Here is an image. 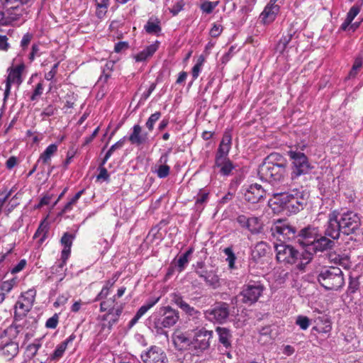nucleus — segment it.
Masks as SVG:
<instances>
[{
    "mask_svg": "<svg viewBox=\"0 0 363 363\" xmlns=\"http://www.w3.org/2000/svg\"><path fill=\"white\" fill-rule=\"evenodd\" d=\"M286 173V160L278 152L269 154L258 169L259 178L262 181L272 184L284 181Z\"/></svg>",
    "mask_w": 363,
    "mask_h": 363,
    "instance_id": "1",
    "label": "nucleus"
},
{
    "mask_svg": "<svg viewBox=\"0 0 363 363\" xmlns=\"http://www.w3.org/2000/svg\"><path fill=\"white\" fill-rule=\"evenodd\" d=\"M274 203L290 213H296L303 208L308 199L307 193L298 188H293L286 192L272 194Z\"/></svg>",
    "mask_w": 363,
    "mask_h": 363,
    "instance_id": "2",
    "label": "nucleus"
},
{
    "mask_svg": "<svg viewBox=\"0 0 363 363\" xmlns=\"http://www.w3.org/2000/svg\"><path fill=\"white\" fill-rule=\"evenodd\" d=\"M30 0H0L3 11H0V25L11 26L22 19L27 11L25 5Z\"/></svg>",
    "mask_w": 363,
    "mask_h": 363,
    "instance_id": "3",
    "label": "nucleus"
},
{
    "mask_svg": "<svg viewBox=\"0 0 363 363\" xmlns=\"http://www.w3.org/2000/svg\"><path fill=\"white\" fill-rule=\"evenodd\" d=\"M125 303L122 302H114V298H108L100 303V311L106 312L99 320L102 321L101 328L111 331L113 325L118 323L121 315L123 313Z\"/></svg>",
    "mask_w": 363,
    "mask_h": 363,
    "instance_id": "4",
    "label": "nucleus"
},
{
    "mask_svg": "<svg viewBox=\"0 0 363 363\" xmlns=\"http://www.w3.org/2000/svg\"><path fill=\"white\" fill-rule=\"evenodd\" d=\"M317 280L328 291H337L345 284L342 271L336 267L321 268L318 272Z\"/></svg>",
    "mask_w": 363,
    "mask_h": 363,
    "instance_id": "5",
    "label": "nucleus"
},
{
    "mask_svg": "<svg viewBox=\"0 0 363 363\" xmlns=\"http://www.w3.org/2000/svg\"><path fill=\"white\" fill-rule=\"evenodd\" d=\"M179 319L178 311L170 306H163L152 316V327L157 334H162L164 328L174 325Z\"/></svg>",
    "mask_w": 363,
    "mask_h": 363,
    "instance_id": "6",
    "label": "nucleus"
},
{
    "mask_svg": "<svg viewBox=\"0 0 363 363\" xmlns=\"http://www.w3.org/2000/svg\"><path fill=\"white\" fill-rule=\"evenodd\" d=\"M191 327V355L199 357L209 347L213 331L202 327L201 318L200 324L193 323Z\"/></svg>",
    "mask_w": 363,
    "mask_h": 363,
    "instance_id": "7",
    "label": "nucleus"
},
{
    "mask_svg": "<svg viewBox=\"0 0 363 363\" xmlns=\"http://www.w3.org/2000/svg\"><path fill=\"white\" fill-rule=\"evenodd\" d=\"M287 155L291 161L290 178L291 182L296 183L301 176L309 174L313 167L309 162L308 157L298 149H290L287 152Z\"/></svg>",
    "mask_w": 363,
    "mask_h": 363,
    "instance_id": "8",
    "label": "nucleus"
},
{
    "mask_svg": "<svg viewBox=\"0 0 363 363\" xmlns=\"http://www.w3.org/2000/svg\"><path fill=\"white\" fill-rule=\"evenodd\" d=\"M274 249L276 252V257L279 262L285 264H295L302 265L303 254L296 250L294 247L290 245H286L284 242L279 244H274Z\"/></svg>",
    "mask_w": 363,
    "mask_h": 363,
    "instance_id": "9",
    "label": "nucleus"
},
{
    "mask_svg": "<svg viewBox=\"0 0 363 363\" xmlns=\"http://www.w3.org/2000/svg\"><path fill=\"white\" fill-rule=\"evenodd\" d=\"M264 290V286L261 281L250 280L243 286L240 296L244 303L252 305L258 301Z\"/></svg>",
    "mask_w": 363,
    "mask_h": 363,
    "instance_id": "10",
    "label": "nucleus"
},
{
    "mask_svg": "<svg viewBox=\"0 0 363 363\" xmlns=\"http://www.w3.org/2000/svg\"><path fill=\"white\" fill-rule=\"evenodd\" d=\"M35 291L30 289L21 294L15 305V320H23V318L30 311L35 301Z\"/></svg>",
    "mask_w": 363,
    "mask_h": 363,
    "instance_id": "11",
    "label": "nucleus"
},
{
    "mask_svg": "<svg viewBox=\"0 0 363 363\" xmlns=\"http://www.w3.org/2000/svg\"><path fill=\"white\" fill-rule=\"evenodd\" d=\"M271 230L274 236L281 241L295 240L296 241L298 232L296 228L286 220H278L272 225Z\"/></svg>",
    "mask_w": 363,
    "mask_h": 363,
    "instance_id": "12",
    "label": "nucleus"
},
{
    "mask_svg": "<svg viewBox=\"0 0 363 363\" xmlns=\"http://www.w3.org/2000/svg\"><path fill=\"white\" fill-rule=\"evenodd\" d=\"M338 219L342 233L345 235L355 233L360 226V218L357 213L353 211H347L343 213H338Z\"/></svg>",
    "mask_w": 363,
    "mask_h": 363,
    "instance_id": "13",
    "label": "nucleus"
},
{
    "mask_svg": "<svg viewBox=\"0 0 363 363\" xmlns=\"http://www.w3.org/2000/svg\"><path fill=\"white\" fill-rule=\"evenodd\" d=\"M205 315L211 322L223 323L229 315L228 304L224 302L218 303L212 308L207 310Z\"/></svg>",
    "mask_w": 363,
    "mask_h": 363,
    "instance_id": "14",
    "label": "nucleus"
},
{
    "mask_svg": "<svg viewBox=\"0 0 363 363\" xmlns=\"http://www.w3.org/2000/svg\"><path fill=\"white\" fill-rule=\"evenodd\" d=\"M143 363H168V358L164 351L160 347L151 346L140 354Z\"/></svg>",
    "mask_w": 363,
    "mask_h": 363,
    "instance_id": "15",
    "label": "nucleus"
},
{
    "mask_svg": "<svg viewBox=\"0 0 363 363\" xmlns=\"http://www.w3.org/2000/svg\"><path fill=\"white\" fill-rule=\"evenodd\" d=\"M236 222L242 228L247 230L252 234H259L263 228L261 220L255 216L239 215L236 218Z\"/></svg>",
    "mask_w": 363,
    "mask_h": 363,
    "instance_id": "16",
    "label": "nucleus"
},
{
    "mask_svg": "<svg viewBox=\"0 0 363 363\" xmlns=\"http://www.w3.org/2000/svg\"><path fill=\"white\" fill-rule=\"evenodd\" d=\"M324 228V234L325 236L330 237L333 240H337L340 238L342 230L338 219V213L333 211L329 213L328 220Z\"/></svg>",
    "mask_w": 363,
    "mask_h": 363,
    "instance_id": "17",
    "label": "nucleus"
},
{
    "mask_svg": "<svg viewBox=\"0 0 363 363\" xmlns=\"http://www.w3.org/2000/svg\"><path fill=\"white\" fill-rule=\"evenodd\" d=\"M319 235L318 228L309 225L298 232L296 242L306 247V250H308Z\"/></svg>",
    "mask_w": 363,
    "mask_h": 363,
    "instance_id": "18",
    "label": "nucleus"
},
{
    "mask_svg": "<svg viewBox=\"0 0 363 363\" xmlns=\"http://www.w3.org/2000/svg\"><path fill=\"white\" fill-rule=\"evenodd\" d=\"M13 319L15 318H13ZM26 325V320H13V323L1 334L0 340L13 341L20 333L23 332Z\"/></svg>",
    "mask_w": 363,
    "mask_h": 363,
    "instance_id": "19",
    "label": "nucleus"
},
{
    "mask_svg": "<svg viewBox=\"0 0 363 363\" xmlns=\"http://www.w3.org/2000/svg\"><path fill=\"white\" fill-rule=\"evenodd\" d=\"M191 330L186 333H179L174 335L173 343L178 350H187L191 354Z\"/></svg>",
    "mask_w": 363,
    "mask_h": 363,
    "instance_id": "20",
    "label": "nucleus"
},
{
    "mask_svg": "<svg viewBox=\"0 0 363 363\" xmlns=\"http://www.w3.org/2000/svg\"><path fill=\"white\" fill-rule=\"evenodd\" d=\"M266 192L262 186L257 184L249 186L244 194L245 200L251 203H257L264 199Z\"/></svg>",
    "mask_w": 363,
    "mask_h": 363,
    "instance_id": "21",
    "label": "nucleus"
},
{
    "mask_svg": "<svg viewBox=\"0 0 363 363\" xmlns=\"http://www.w3.org/2000/svg\"><path fill=\"white\" fill-rule=\"evenodd\" d=\"M74 238V234L66 232L63 234L60 239V243L63 246V249L61 252L62 262L59 264L60 268H63V267L66 264L67 260L68 259L71 253V247Z\"/></svg>",
    "mask_w": 363,
    "mask_h": 363,
    "instance_id": "22",
    "label": "nucleus"
},
{
    "mask_svg": "<svg viewBox=\"0 0 363 363\" xmlns=\"http://www.w3.org/2000/svg\"><path fill=\"white\" fill-rule=\"evenodd\" d=\"M132 145L140 146L148 143V133L143 130L142 127L139 124H135L132 128V132L128 138Z\"/></svg>",
    "mask_w": 363,
    "mask_h": 363,
    "instance_id": "23",
    "label": "nucleus"
},
{
    "mask_svg": "<svg viewBox=\"0 0 363 363\" xmlns=\"http://www.w3.org/2000/svg\"><path fill=\"white\" fill-rule=\"evenodd\" d=\"M24 69L23 65H19L11 68L9 72L6 80V89L4 91L5 97H7L10 92L11 85L12 84H20L22 82L21 74Z\"/></svg>",
    "mask_w": 363,
    "mask_h": 363,
    "instance_id": "24",
    "label": "nucleus"
},
{
    "mask_svg": "<svg viewBox=\"0 0 363 363\" xmlns=\"http://www.w3.org/2000/svg\"><path fill=\"white\" fill-rule=\"evenodd\" d=\"M326 237L325 235L323 236L320 234L307 251H308L310 254H313L331 249L334 245V242Z\"/></svg>",
    "mask_w": 363,
    "mask_h": 363,
    "instance_id": "25",
    "label": "nucleus"
},
{
    "mask_svg": "<svg viewBox=\"0 0 363 363\" xmlns=\"http://www.w3.org/2000/svg\"><path fill=\"white\" fill-rule=\"evenodd\" d=\"M177 306L189 316L188 323L190 326H193V323H201V313L184 301L183 298Z\"/></svg>",
    "mask_w": 363,
    "mask_h": 363,
    "instance_id": "26",
    "label": "nucleus"
},
{
    "mask_svg": "<svg viewBox=\"0 0 363 363\" xmlns=\"http://www.w3.org/2000/svg\"><path fill=\"white\" fill-rule=\"evenodd\" d=\"M196 274L204 280L206 284L213 289H218L221 286L220 279L214 270H196Z\"/></svg>",
    "mask_w": 363,
    "mask_h": 363,
    "instance_id": "27",
    "label": "nucleus"
},
{
    "mask_svg": "<svg viewBox=\"0 0 363 363\" xmlns=\"http://www.w3.org/2000/svg\"><path fill=\"white\" fill-rule=\"evenodd\" d=\"M160 42L155 41L143 48V50L133 56L136 62H142L150 58L159 48Z\"/></svg>",
    "mask_w": 363,
    "mask_h": 363,
    "instance_id": "28",
    "label": "nucleus"
},
{
    "mask_svg": "<svg viewBox=\"0 0 363 363\" xmlns=\"http://www.w3.org/2000/svg\"><path fill=\"white\" fill-rule=\"evenodd\" d=\"M215 167L219 168V173L225 177L230 175L235 169V166L228 157L216 158Z\"/></svg>",
    "mask_w": 363,
    "mask_h": 363,
    "instance_id": "29",
    "label": "nucleus"
},
{
    "mask_svg": "<svg viewBox=\"0 0 363 363\" xmlns=\"http://www.w3.org/2000/svg\"><path fill=\"white\" fill-rule=\"evenodd\" d=\"M0 349L6 358L11 359L17 354L18 345L13 341L0 340Z\"/></svg>",
    "mask_w": 363,
    "mask_h": 363,
    "instance_id": "30",
    "label": "nucleus"
},
{
    "mask_svg": "<svg viewBox=\"0 0 363 363\" xmlns=\"http://www.w3.org/2000/svg\"><path fill=\"white\" fill-rule=\"evenodd\" d=\"M50 230V224L47 221L46 218L42 220L33 235V239L39 238L38 243L41 245L45 240L47 239Z\"/></svg>",
    "mask_w": 363,
    "mask_h": 363,
    "instance_id": "31",
    "label": "nucleus"
},
{
    "mask_svg": "<svg viewBox=\"0 0 363 363\" xmlns=\"http://www.w3.org/2000/svg\"><path fill=\"white\" fill-rule=\"evenodd\" d=\"M279 11V6L278 5H273V4H268L262 13H261V16L262 20L265 23H269L272 22L278 12Z\"/></svg>",
    "mask_w": 363,
    "mask_h": 363,
    "instance_id": "32",
    "label": "nucleus"
},
{
    "mask_svg": "<svg viewBox=\"0 0 363 363\" xmlns=\"http://www.w3.org/2000/svg\"><path fill=\"white\" fill-rule=\"evenodd\" d=\"M216 332L218 335L219 342L226 349L230 347L232 335L230 330L226 328L218 327L216 328Z\"/></svg>",
    "mask_w": 363,
    "mask_h": 363,
    "instance_id": "33",
    "label": "nucleus"
},
{
    "mask_svg": "<svg viewBox=\"0 0 363 363\" xmlns=\"http://www.w3.org/2000/svg\"><path fill=\"white\" fill-rule=\"evenodd\" d=\"M114 66V62L113 61H108L102 69V73L101 76L99 78V80L97 82V84L100 86H103L104 84H106L108 79L111 77V72L113 70V67Z\"/></svg>",
    "mask_w": 363,
    "mask_h": 363,
    "instance_id": "34",
    "label": "nucleus"
},
{
    "mask_svg": "<svg viewBox=\"0 0 363 363\" xmlns=\"http://www.w3.org/2000/svg\"><path fill=\"white\" fill-rule=\"evenodd\" d=\"M168 161V154L165 153L162 155L159 162L161 164L159 166L158 169L156 171L157 175L159 178L163 179L167 177L169 174L170 167L165 164Z\"/></svg>",
    "mask_w": 363,
    "mask_h": 363,
    "instance_id": "35",
    "label": "nucleus"
},
{
    "mask_svg": "<svg viewBox=\"0 0 363 363\" xmlns=\"http://www.w3.org/2000/svg\"><path fill=\"white\" fill-rule=\"evenodd\" d=\"M57 151V145L56 144H50L48 145L44 152L40 155L38 163L43 162V164L48 163L52 155Z\"/></svg>",
    "mask_w": 363,
    "mask_h": 363,
    "instance_id": "36",
    "label": "nucleus"
},
{
    "mask_svg": "<svg viewBox=\"0 0 363 363\" xmlns=\"http://www.w3.org/2000/svg\"><path fill=\"white\" fill-rule=\"evenodd\" d=\"M208 192L203 189H200L195 201V209L196 211H201L203 210L206 203L208 201Z\"/></svg>",
    "mask_w": 363,
    "mask_h": 363,
    "instance_id": "37",
    "label": "nucleus"
},
{
    "mask_svg": "<svg viewBox=\"0 0 363 363\" xmlns=\"http://www.w3.org/2000/svg\"><path fill=\"white\" fill-rule=\"evenodd\" d=\"M193 252L194 248L190 247L184 254L179 257L176 267L179 272H182L185 269L186 266L189 263V257L192 255Z\"/></svg>",
    "mask_w": 363,
    "mask_h": 363,
    "instance_id": "38",
    "label": "nucleus"
},
{
    "mask_svg": "<svg viewBox=\"0 0 363 363\" xmlns=\"http://www.w3.org/2000/svg\"><path fill=\"white\" fill-rule=\"evenodd\" d=\"M96 6V16L101 19L107 13L108 8L110 5V0H94Z\"/></svg>",
    "mask_w": 363,
    "mask_h": 363,
    "instance_id": "39",
    "label": "nucleus"
},
{
    "mask_svg": "<svg viewBox=\"0 0 363 363\" xmlns=\"http://www.w3.org/2000/svg\"><path fill=\"white\" fill-rule=\"evenodd\" d=\"M269 247L264 242H258L252 250V256L255 259H258L266 255L268 252Z\"/></svg>",
    "mask_w": 363,
    "mask_h": 363,
    "instance_id": "40",
    "label": "nucleus"
},
{
    "mask_svg": "<svg viewBox=\"0 0 363 363\" xmlns=\"http://www.w3.org/2000/svg\"><path fill=\"white\" fill-rule=\"evenodd\" d=\"M41 341L39 339H36L33 343L27 346L26 350V355L29 359H33L37 354L38 350L41 347Z\"/></svg>",
    "mask_w": 363,
    "mask_h": 363,
    "instance_id": "41",
    "label": "nucleus"
},
{
    "mask_svg": "<svg viewBox=\"0 0 363 363\" xmlns=\"http://www.w3.org/2000/svg\"><path fill=\"white\" fill-rule=\"evenodd\" d=\"M126 140V136H124L123 138L119 140L118 142H116L115 144L111 145V147L109 148V150L106 152L104 159L101 161V165H105L108 160L111 157L113 152L118 149H121Z\"/></svg>",
    "mask_w": 363,
    "mask_h": 363,
    "instance_id": "42",
    "label": "nucleus"
},
{
    "mask_svg": "<svg viewBox=\"0 0 363 363\" xmlns=\"http://www.w3.org/2000/svg\"><path fill=\"white\" fill-rule=\"evenodd\" d=\"M115 282L116 279L106 281L101 291L98 294V295L94 298V301H98L101 299L106 298L107 296L109 294L110 289L113 286Z\"/></svg>",
    "mask_w": 363,
    "mask_h": 363,
    "instance_id": "43",
    "label": "nucleus"
},
{
    "mask_svg": "<svg viewBox=\"0 0 363 363\" xmlns=\"http://www.w3.org/2000/svg\"><path fill=\"white\" fill-rule=\"evenodd\" d=\"M84 190L79 191L63 207L62 209V213H66L71 211L73 206L77 203L81 196L84 194Z\"/></svg>",
    "mask_w": 363,
    "mask_h": 363,
    "instance_id": "44",
    "label": "nucleus"
},
{
    "mask_svg": "<svg viewBox=\"0 0 363 363\" xmlns=\"http://www.w3.org/2000/svg\"><path fill=\"white\" fill-rule=\"evenodd\" d=\"M159 297L149 300L138 310L135 315L140 318L148 310L152 308L159 301Z\"/></svg>",
    "mask_w": 363,
    "mask_h": 363,
    "instance_id": "45",
    "label": "nucleus"
},
{
    "mask_svg": "<svg viewBox=\"0 0 363 363\" xmlns=\"http://www.w3.org/2000/svg\"><path fill=\"white\" fill-rule=\"evenodd\" d=\"M204 62V57L203 55H200L197 59L196 63L192 67L191 74L194 80L198 78L200 72H201Z\"/></svg>",
    "mask_w": 363,
    "mask_h": 363,
    "instance_id": "46",
    "label": "nucleus"
},
{
    "mask_svg": "<svg viewBox=\"0 0 363 363\" xmlns=\"http://www.w3.org/2000/svg\"><path fill=\"white\" fill-rule=\"evenodd\" d=\"M291 38L292 34L291 33L283 35L277 43V50L280 52H283L291 40Z\"/></svg>",
    "mask_w": 363,
    "mask_h": 363,
    "instance_id": "47",
    "label": "nucleus"
},
{
    "mask_svg": "<svg viewBox=\"0 0 363 363\" xmlns=\"http://www.w3.org/2000/svg\"><path fill=\"white\" fill-rule=\"evenodd\" d=\"M224 254L227 256L226 261L228 262V266L230 269L235 268V262L236 260V257L232 247H226L223 250Z\"/></svg>",
    "mask_w": 363,
    "mask_h": 363,
    "instance_id": "48",
    "label": "nucleus"
},
{
    "mask_svg": "<svg viewBox=\"0 0 363 363\" xmlns=\"http://www.w3.org/2000/svg\"><path fill=\"white\" fill-rule=\"evenodd\" d=\"M145 29L147 33L157 34L161 31L160 22H153L148 21L145 26Z\"/></svg>",
    "mask_w": 363,
    "mask_h": 363,
    "instance_id": "49",
    "label": "nucleus"
},
{
    "mask_svg": "<svg viewBox=\"0 0 363 363\" xmlns=\"http://www.w3.org/2000/svg\"><path fill=\"white\" fill-rule=\"evenodd\" d=\"M160 117L161 113L160 111H156L150 115L145 123V126L149 131L153 130L155 123L160 118Z\"/></svg>",
    "mask_w": 363,
    "mask_h": 363,
    "instance_id": "50",
    "label": "nucleus"
},
{
    "mask_svg": "<svg viewBox=\"0 0 363 363\" xmlns=\"http://www.w3.org/2000/svg\"><path fill=\"white\" fill-rule=\"evenodd\" d=\"M16 284V279L13 278L11 279L3 281L0 284V291L4 292V294H9L12 289L13 288L14 285Z\"/></svg>",
    "mask_w": 363,
    "mask_h": 363,
    "instance_id": "51",
    "label": "nucleus"
},
{
    "mask_svg": "<svg viewBox=\"0 0 363 363\" xmlns=\"http://www.w3.org/2000/svg\"><path fill=\"white\" fill-rule=\"evenodd\" d=\"M231 146L230 145H225L223 143H220L219 147L218 148V151L216 155V158L221 157L225 158L228 157V152L230 150Z\"/></svg>",
    "mask_w": 363,
    "mask_h": 363,
    "instance_id": "52",
    "label": "nucleus"
},
{
    "mask_svg": "<svg viewBox=\"0 0 363 363\" xmlns=\"http://www.w3.org/2000/svg\"><path fill=\"white\" fill-rule=\"evenodd\" d=\"M67 347L65 346V343L61 342L59 344L55 350H54L52 354L51 355V359H58L61 358L66 350Z\"/></svg>",
    "mask_w": 363,
    "mask_h": 363,
    "instance_id": "53",
    "label": "nucleus"
},
{
    "mask_svg": "<svg viewBox=\"0 0 363 363\" xmlns=\"http://www.w3.org/2000/svg\"><path fill=\"white\" fill-rule=\"evenodd\" d=\"M296 324L298 325L301 329L305 330L310 325V319L303 315H298L296 320Z\"/></svg>",
    "mask_w": 363,
    "mask_h": 363,
    "instance_id": "54",
    "label": "nucleus"
},
{
    "mask_svg": "<svg viewBox=\"0 0 363 363\" xmlns=\"http://www.w3.org/2000/svg\"><path fill=\"white\" fill-rule=\"evenodd\" d=\"M223 27L221 24L214 23L210 30L209 34L212 38L218 37L223 32Z\"/></svg>",
    "mask_w": 363,
    "mask_h": 363,
    "instance_id": "55",
    "label": "nucleus"
},
{
    "mask_svg": "<svg viewBox=\"0 0 363 363\" xmlns=\"http://www.w3.org/2000/svg\"><path fill=\"white\" fill-rule=\"evenodd\" d=\"M359 12L360 6L358 5H354L350 8L348 13H347L346 18L348 21H350L352 22V21L359 14Z\"/></svg>",
    "mask_w": 363,
    "mask_h": 363,
    "instance_id": "56",
    "label": "nucleus"
},
{
    "mask_svg": "<svg viewBox=\"0 0 363 363\" xmlns=\"http://www.w3.org/2000/svg\"><path fill=\"white\" fill-rule=\"evenodd\" d=\"M184 5V4L182 0H177L172 6L169 9V11L174 16H176L183 9Z\"/></svg>",
    "mask_w": 363,
    "mask_h": 363,
    "instance_id": "57",
    "label": "nucleus"
},
{
    "mask_svg": "<svg viewBox=\"0 0 363 363\" xmlns=\"http://www.w3.org/2000/svg\"><path fill=\"white\" fill-rule=\"evenodd\" d=\"M56 111V108L52 105H49L47 107H45L41 113L43 120H44L45 117H50L53 116L55 113Z\"/></svg>",
    "mask_w": 363,
    "mask_h": 363,
    "instance_id": "58",
    "label": "nucleus"
},
{
    "mask_svg": "<svg viewBox=\"0 0 363 363\" xmlns=\"http://www.w3.org/2000/svg\"><path fill=\"white\" fill-rule=\"evenodd\" d=\"M104 166L101 165V163L99 165V174L96 177L97 180L108 181L109 179L108 171Z\"/></svg>",
    "mask_w": 363,
    "mask_h": 363,
    "instance_id": "59",
    "label": "nucleus"
},
{
    "mask_svg": "<svg viewBox=\"0 0 363 363\" xmlns=\"http://www.w3.org/2000/svg\"><path fill=\"white\" fill-rule=\"evenodd\" d=\"M59 317L57 314H55L48 318L45 323V326L48 328L55 329L57 326Z\"/></svg>",
    "mask_w": 363,
    "mask_h": 363,
    "instance_id": "60",
    "label": "nucleus"
},
{
    "mask_svg": "<svg viewBox=\"0 0 363 363\" xmlns=\"http://www.w3.org/2000/svg\"><path fill=\"white\" fill-rule=\"evenodd\" d=\"M43 83L40 82L36 85L32 95L30 96V100L35 101L38 99V97L43 94Z\"/></svg>",
    "mask_w": 363,
    "mask_h": 363,
    "instance_id": "61",
    "label": "nucleus"
},
{
    "mask_svg": "<svg viewBox=\"0 0 363 363\" xmlns=\"http://www.w3.org/2000/svg\"><path fill=\"white\" fill-rule=\"evenodd\" d=\"M26 264H27L26 260L23 259L20 260V262L16 265H15L10 270V272L13 274H17V273L21 272L25 268Z\"/></svg>",
    "mask_w": 363,
    "mask_h": 363,
    "instance_id": "62",
    "label": "nucleus"
},
{
    "mask_svg": "<svg viewBox=\"0 0 363 363\" xmlns=\"http://www.w3.org/2000/svg\"><path fill=\"white\" fill-rule=\"evenodd\" d=\"M59 64H60L59 62L55 63L52 66L51 70L45 74V79L46 80L51 81L54 79V77H55V75L57 72Z\"/></svg>",
    "mask_w": 363,
    "mask_h": 363,
    "instance_id": "63",
    "label": "nucleus"
},
{
    "mask_svg": "<svg viewBox=\"0 0 363 363\" xmlns=\"http://www.w3.org/2000/svg\"><path fill=\"white\" fill-rule=\"evenodd\" d=\"M10 48L6 35H0V51L6 52Z\"/></svg>",
    "mask_w": 363,
    "mask_h": 363,
    "instance_id": "64",
    "label": "nucleus"
}]
</instances>
